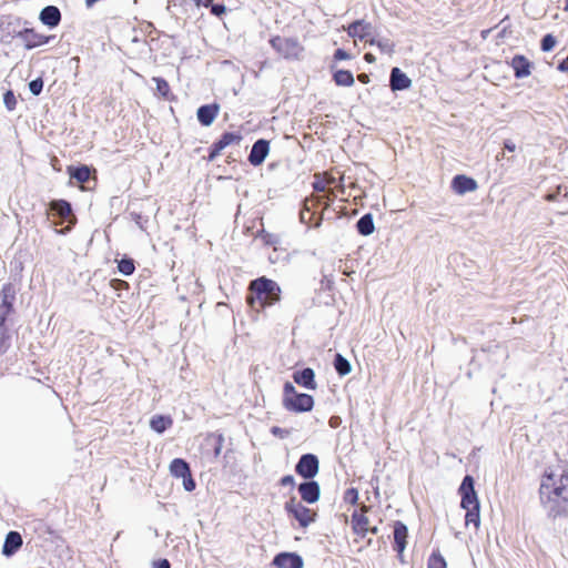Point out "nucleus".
Segmentation results:
<instances>
[{
	"label": "nucleus",
	"mask_w": 568,
	"mask_h": 568,
	"mask_svg": "<svg viewBox=\"0 0 568 568\" xmlns=\"http://www.w3.org/2000/svg\"><path fill=\"white\" fill-rule=\"evenodd\" d=\"M540 504L551 518L567 513L568 470L565 467H549L541 477L539 487Z\"/></svg>",
	"instance_id": "1"
},
{
	"label": "nucleus",
	"mask_w": 568,
	"mask_h": 568,
	"mask_svg": "<svg viewBox=\"0 0 568 568\" xmlns=\"http://www.w3.org/2000/svg\"><path fill=\"white\" fill-rule=\"evenodd\" d=\"M280 298L281 288L275 281L262 276L251 282V308L263 310Z\"/></svg>",
	"instance_id": "2"
},
{
	"label": "nucleus",
	"mask_w": 568,
	"mask_h": 568,
	"mask_svg": "<svg viewBox=\"0 0 568 568\" xmlns=\"http://www.w3.org/2000/svg\"><path fill=\"white\" fill-rule=\"evenodd\" d=\"M284 406L286 409L302 413L313 408L314 399L308 394H298L291 383L284 385Z\"/></svg>",
	"instance_id": "3"
},
{
	"label": "nucleus",
	"mask_w": 568,
	"mask_h": 568,
	"mask_svg": "<svg viewBox=\"0 0 568 568\" xmlns=\"http://www.w3.org/2000/svg\"><path fill=\"white\" fill-rule=\"evenodd\" d=\"M332 185H335L337 191L342 194L345 193V185H344V176L342 175L339 178V183L337 184V180L332 174L325 172L323 174H315L314 175V182H313V189L317 192H328L327 200L331 201L332 196L335 197V191L332 189Z\"/></svg>",
	"instance_id": "4"
},
{
	"label": "nucleus",
	"mask_w": 568,
	"mask_h": 568,
	"mask_svg": "<svg viewBox=\"0 0 568 568\" xmlns=\"http://www.w3.org/2000/svg\"><path fill=\"white\" fill-rule=\"evenodd\" d=\"M271 44L285 59H298L304 50L297 40L291 38L275 37Z\"/></svg>",
	"instance_id": "5"
},
{
	"label": "nucleus",
	"mask_w": 568,
	"mask_h": 568,
	"mask_svg": "<svg viewBox=\"0 0 568 568\" xmlns=\"http://www.w3.org/2000/svg\"><path fill=\"white\" fill-rule=\"evenodd\" d=\"M170 473L175 478L183 479V487L186 491L195 489V481L192 477V473L189 464L182 458H174L170 463Z\"/></svg>",
	"instance_id": "6"
},
{
	"label": "nucleus",
	"mask_w": 568,
	"mask_h": 568,
	"mask_svg": "<svg viewBox=\"0 0 568 568\" xmlns=\"http://www.w3.org/2000/svg\"><path fill=\"white\" fill-rule=\"evenodd\" d=\"M285 509L291 514L302 527H307L314 521L316 514L310 508L302 505L296 498H291L285 504Z\"/></svg>",
	"instance_id": "7"
},
{
	"label": "nucleus",
	"mask_w": 568,
	"mask_h": 568,
	"mask_svg": "<svg viewBox=\"0 0 568 568\" xmlns=\"http://www.w3.org/2000/svg\"><path fill=\"white\" fill-rule=\"evenodd\" d=\"M459 494L462 496V508L465 510L479 508V500L474 488V479L471 476L467 475L464 477L459 487Z\"/></svg>",
	"instance_id": "8"
},
{
	"label": "nucleus",
	"mask_w": 568,
	"mask_h": 568,
	"mask_svg": "<svg viewBox=\"0 0 568 568\" xmlns=\"http://www.w3.org/2000/svg\"><path fill=\"white\" fill-rule=\"evenodd\" d=\"M17 37L23 42L26 49L31 50L33 48L47 44L53 36H44L37 32L33 28H26L18 32Z\"/></svg>",
	"instance_id": "9"
},
{
	"label": "nucleus",
	"mask_w": 568,
	"mask_h": 568,
	"mask_svg": "<svg viewBox=\"0 0 568 568\" xmlns=\"http://www.w3.org/2000/svg\"><path fill=\"white\" fill-rule=\"evenodd\" d=\"M295 470L304 478H313L318 473V459L315 455L306 454L298 460Z\"/></svg>",
	"instance_id": "10"
},
{
	"label": "nucleus",
	"mask_w": 568,
	"mask_h": 568,
	"mask_svg": "<svg viewBox=\"0 0 568 568\" xmlns=\"http://www.w3.org/2000/svg\"><path fill=\"white\" fill-rule=\"evenodd\" d=\"M240 141H241L240 135L232 133V132L224 133L220 140H217L216 142H214L212 144L207 160L213 161L224 148H226L227 145H230L232 143H239Z\"/></svg>",
	"instance_id": "11"
},
{
	"label": "nucleus",
	"mask_w": 568,
	"mask_h": 568,
	"mask_svg": "<svg viewBox=\"0 0 568 568\" xmlns=\"http://www.w3.org/2000/svg\"><path fill=\"white\" fill-rule=\"evenodd\" d=\"M372 24L369 22H365L364 20H357L351 23L346 31L349 37L357 38L359 40L368 41V38L372 36Z\"/></svg>",
	"instance_id": "12"
},
{
	"label": "nucleus",
	"mask_w": 568,
	"mask_h": 568,
	"mask_svg": "<svg viewBox=\"0 0 568 568\" xmlns=\"http://www.w3.org/2000/svg\"><path fill=\"white\" fill-rule=\"evenodd\" d=\"M50 210L54 212L62 220L69 221L74 224L77 219L72 213L71 204L65 200H53L49 204Z\"/></svg>",
	"instance_id": "13"
},
{
	"label": "nucleus",
	"mask_w": 568,
	"mask_h": 568,
	"mask_svg": "<svg viewBox=\"0 0 568 568\" xmlns=\"http://www.w3.org/2000/svg\"><path fill=\"white\" fill-rule=\"evenodd\" d=\"M223 443L224 437L222 434L211 433L204 439L203 449L205 453L212 454L214 458H217L222 452Z\"/></svg>",
	"instance_id": "14"
},
{
	"label": "nucleus",
	"mask_w": 568,
	"mask_h": 568,
	"mask_svg": "<svg viewBox=\"0 0 568 568\" xmlns=\"http://www.w3.org/2000/svg\"><path fill=\"white\" fill-rule=\"evenodd\" d=\"M270 153V141L260 139L251 148V164L260 165Z\"/></svg>",
	"instance_id": "15"
},
{
	"label": "nucleus",
	"mask_w": 568,
	"mask_h": 568,
	"mask_svg": "<svg viewBox=\"0 0 568 568\" xmlns=\"http://www.w3.org/2000/svg\"><path fill=\"white\" fill-rule=\"evenodd\" d=\"M22 544L23 540L20 532L9 531L4 539L2 554L7 557H11L22 547Z\"/></svg>",
	"instance_id": "16"
},
{
	"label": "nucleus",
	"mask_w": 568,
	"mask_h": 568,
	"mask_svg": "<svg viewBox=\"0 0 568 568\" xmlns=\"http://www.w3.org/2000/svg\"><path fill=\"white\" fill-rule=\"evenodd\" d=\"M219 111L220 106L216 103L202 105L197 109L196 112L197 120L202 125L209 126L217 116Z\"/></svg>",
	"instance_id": "17"
},
{
	"label": "nucleus",
	"mask_w": 568,
	"mask_h": 568,
	"mask_svg": "<svg viewBox=\"0 0 568 568\" xmlns=\"http://www.w3.org/2000/svg\"><path fill=\"white\" fill-rule=\"evenodd\" d=\"M452 189L457 194H465L475 191L477 183L474 179L466 175H456L452 181Z\"/></svg>",
	"instance_id": "18"
},
{
	"label": "nucleus",
	"mask_w": 568,
	"mask_h": 568,
	"mask_svg": "<svg viewBox=\"0 0 568 568\" xmlns=\"http://www.w3.org/2000/svg\"><path fill=\"white\" fill-rule=\"evenodd\" d=\"M39 19L49 28H54L61 22V12L55 6H47L41 10Z\"/></svg>",
	"instance_id": "19"
},
{
	"label": "nucleus",
	"mask_w": 568,
	"mask_h": 568,
	"mask_svg": "<svg viewBox=\"0 0 568 568\" xmlns=\"http://www.w3.org/2000/svg\"><path fill=\"white\" fill-rule=\"evenodd\" d=\"M389 83L393 91H402L410 88L412 80L399 68H393Z\"/></svg>",
	"instance_id": "20"
},
{
	"label": "nucleus",
	"mask_w": 568,
	"mask_h": 568,
	"mask_svg": "<svg viewBox=\"0 0 568 568\" xmlns=\"http://www.w3.org/2000/svg\"><path fill=\"white\" fill-rule=\"evenodd\" d=\"M298 493L304 501L313 504L320 498V486L316 481H306L298 486Z\"/></svg>",
	"instance_id": "21"
},
{
	"label": "nucleus",
	"mask_w": 568,
	"mask_h": 568,
	"mask_svg": "<svg viewBox=\"0 0 568 568\" xmlns=\"http://www.w3.org/2000/svg\"><path fill=\"white\" fill-rule=\"evenodd\" d=\"M510 67L517 79H523L530 74L531 64L528 59L521 54H517L511 59Z\"/></svg>",
	"instance_id": "22"
},
{
	"label": "nucleus",
	"mask_w": 568,
	"mask_h": 568,
	"mask_svg": "<svg viewBox=\"0 0 568 568\" xmlns=\"http://www.w3.org/2000/svg\"><path fill=\"white\" fill-rule=\"evenodd\" d=\"M274 564L278 568H302L303 560L296 554L284 552L280 554L274 558Z\"/></svg>",
	"instance_id": "23"
},
{
	"label": "nucleus",
	"mask_w": 568,
	"mask_h": 568,
	"mask_svg": "<svg viewBox=\"0 0 568 568\" xmlns=\"http://www.w3.org/2000/svg\"><path fill=\"white\" fill-rule=\"evenodd\" d=\"M294 382L307 389H315V373L312 368H304L303 371L293 374Z\"/></svg>",
	"instance_id": "24"
},
{
	"label": "nucleus",
	"mask_w": 568,
	"mask_h": 568,
	"mask_svg": "<svg viewBox=\"0 0 568 568\" xmlns=\"http://www.w3.org/2000/svg\"><path fill=\"white\" fill-rule=\"evenodd\" d=\"M407 536V527L402 521H396L394 525V541L395 550H397L398 554L405 550Z\"/></svg>",
	"instance_id": "25"
},
{
	"label": "nucleus",
	"mask_w": 568,
	"mask_h": 568,
	"mask_svg": "<svg viewBox=\"0 0 568 568\" xmlns=\"http://www.w3.org/2000/svg\"><path fill=\"white\" fill-rule=\"evenodd\" d=\"M0 298L1 303L0 306L7 307V308H14V301H16V288L13 284L7 283L2 286L0 291Z\"/></svg>",
	"instance_id": "26"
},
{
	"label": "nucleus",
	"mask_w": 568,
	"mask_h": 568,
	"mask_svg": "<svg viewBox=\"0 0 568 568\" xmlns=\"http://www.w3.org/2000/svg\"><path fill=\"white\" fill-rule=\"evenodd\" d=\"M173 425V419L170 416L165 415H154L150 419V427L159 433H164L168 428H170Z\"/></svg>",
	"instance_id": "27"
},
{
	"label": "nucleus",
	"mask_w": 568,
	"mask_h": 568,
	"mask_svg": "<svg viewBox=\"0 0 568 568\" xmlns=\"http://www.w3.org/2000/svg\"><path fill=\"white\" fill-rule=\"evenodd\" d=\"M155 82L156 85V94L168 101L174 100V95L171 92V88L169 82L161 78V77H154L152 79Z\"/></svg>",
	"instance_id": "28"
},
{
	"label": "nucleus",
	"mask_w": 568,
	"mask_h": 568,
	"mask_svg": "<svg viewBox=\"0 0 568 568\" xmlns=\"http://www.w3.org/2000/svg\"><path fill=\"white\" fill-rule=\"evenodd\" d=\"M68 172L70 176L75 179L79 183L88 182L91 175V170L87 165H81L78 168L69 166Z\"/></svg>",
	"instance_id": "29"
},
{
	"label": "nucleus",
	"mask_w": 568,
	"mask_h": 568,
	"mask_svg": "<svg viewBox=\"0 0 568 568\" xmlns=\"http://www.w3.org/2000/svg\"><path fill=\"white\" fill-rule=\"evenodd\" d=\"M352 518H353L354 530L356 532L365 534L368 530H371V528L368 526V519L364 514L355 513ZM372 531L375 534L377 531V529L373 528Z\"/></svg>",
	"instance_id": "30"
},
{
	"label": "nucleus",
	"mask_w": 568,
	"mask_h": 568,
	"mask_svg": "<svg viewBox=\"0 0 568 568\" xmlns=\"http://www.w3.org/2000/svg\"><path fill=\"white\" fill-rule=\"evenodd\" d=\"M333 78L335 83L341 87H352L354 84V75L348 70H338Z\"/></svg>",
	"instance_id": "31"
},
{
	"label": "nucleus",
	"mask_w": 568,
	"mask_h": 568,
	"mask_svg": "<svg viewBox=\"0 0 568 568\" xmlns=\"http://www.w3.org/2000/svg\"><path fill=\"white\" fill-rule=\"evenodd\" d=\"M357 230L362 235H371L374 232V222L371 214H365L358 220Z\"/></svg>",
	"instance_id": "32"
},
{
	"label": "nucleus",
	"mask_w": 568,
	"mask_h": 568,
	"mask_svg": "<svg viewBox=\"0 0 568 568\" xmlns=\"http://www.w3.org/2000/svg\"><path fill=\"white\" fill-rule=\"evenodd\" d=\"M369 44L376 45L381 52L390 55L394 52L395 44L389 39H369Z\"/></svg>",
	"instance_id": "33"
},
{
	"label": "nucleus",
	"mask_w": 568,
	"mask_h": 568,
	"mask_svg": "<svg viewBox=\"0 0 568 568\" xmlns=\"http://www.w3.org/2000/svg\"><path fill=\"white\" fill-rule=\"evenodd\" d=\"M334 367L341 376H345L352 371L349 362L341 354L335 355Z\"/></svg>",
	"instance_id": "34"
},
{
	"label": "nucleus",
	"mask_w": 568,
	"mask_h": 568,
	"mask_svg": "<svg viewBox=\"0 0 568 568\" xmlns=\"http://www.w3.org/2000/svg\"><path fill=\"white\" fill-rule=\"evenodd\" d=\"M11 335L8 325L0 326V355H3L10 348Z\"/></svg>",
	"instance_id": "35"
},
{
	"label": "nucleus",
	"mask_w": 568,
	"mask_h": 568,
	"mask_svg": "<svg viewBox=\"0 0 568 568\" xmlns=\"http://www.w3.org/2000/svg\"><path fill=\"white\" fill-rule=\"evenodd\" d=\"M118 270L125 276L132 275L135 271L134 261L132 258L120 260L118 262Z\"/></svg>",
	"instance_id": "36"
},
{
	"label": "nucleus",
	"mask_w": 568,
	"mask_h": 568,
	"mask_svg": "<svg viewBox=\"0 0 568 568\" xmlns=\"http://www.w3.org/2000/svg\"><path fill=\"white\" fill-rule=\"evenodd\" d=\"M465 524H466V526H469L470 524H473L476 529L479 527V525H480L479 508L466 509Z\"/></svg>",
	"instance_id": "37"
},
{
	"label": "nucleus",
	"mask_w": 568,
	"mask_h": 568,
	"mask_svg": "<svg viewBox=\"0 0 568 568\" xmlns=\"http://www.w3.org/2000/svg\"><path fill=\"white\" fill-rule=\"evenodd\" d=\"M428 568H446V561L440 554H432L428 559Z\"/></svg>",
	"instance_id": "38"
},
{
	"label": "nucleus",
	"mask_w": 568,
	"mask_h": 568,
	"mask_svg": "<svg viewBox=\"0 0 568 568\" xmlns=\"http://www.w3.org/2000/svg\"><path fill=\"white\" fill-rule=\"evenodd\" d=\"M255 241L262 242L264 245H275L278 243L277 236L262 232L255 236Z\"/></svg>",
	"instance_id": "39"
},
{
	"label": "nucleus",
	"mask_w": 568,
	"mask_h": 568,
	"mask_svg": "<svg viewBox=\"0 0 568 568\" xmlns=\"http://www.w3.org/2000/svg\"><path fill=\"white\" fill-rule=\"evenodd\" d=\"M3 102L9 111H13L17 108V98L11 90H8L3 94Z\"/></svg>",
	"instance_id": "40"
},
{
	"label": "nucleus",
	"mask_w": 568,
	"mask_h": 568,
	"mask_svg": "<svg viewBox=\"0 0 568 568\" xmlns=\"http://www.w3.org/2000/svg\"><path fill=\"white\" fill-rule=\"evenodd\" d=\"M556 43V38L552 34H546L541 40V50L546 52L551 51Z\"/></svg>",
	"instance_id": "41"
},
{
	"label": "nucleus",
	"mask_w": 568,
	"mask_h": 568,
	"mask_svg": "<svg viewBox=\"0 0 568 568\" xmlns=\"http://www.w3.org/2000/svg\"><path fill=\"white\" fill-rule=\"evenodd\" d=\"M42 88H43V81L40 78L32 80L29 83V89L32 92V94H34V95H39L42 91Z\"/></svg>",
	"instance_id": "42"
},
{
	"label": "nucleus",
	"mask_w": 568,
	"mask_h": 568,
	"mask_svg": "<svg viewBox=\"0 0 568 568\" xmlns=\"http://www.w3.org/2000/svg\"><path fill=\"white\" fill-rule=\"evenodd\" d=\"M14 313V308L0 306V326L7 325L8 317Z\"/></svg>",
	"instance_id": "43"
},
{
	"label": "nucleus",
	"mask_w": 568,
	"mask_h": 568,
	"mask_svg": "<svg viewBox=\"0 0 568 568\" xmlns=\"http://www.w3.org/2000/svg\"><path fill=\"white\" fill-rule=\"evenodd\" d=\"M344 498L351 504H356L358 499V491L355 488L347 489Z\"/></svg>",
	"instance_id": "44"
},
{
	"label": "nucleus",
	"mask_w": 568,
	"mask_h": 568,
	"mask_svg": "<svg viewBox=\"0 0 568 568\" xmlns=\"http://www.w3.org/2000/svg\"><path fill=\"white\" fill-rule=\"evenodd\" d=\"M110 285L112 288H114L116 291L129 288V283L123 280H119V278L111 280Z\"/></svg>",
	"instance_id": "45"
},
{
	"label": "nucleus",
	"mask_w": 568,
	"mask_h": 568,
	"mask_svg": "<svg viewBox=\"0 0 568 568\" xmlns=\"http://www.w3.org/2000/svg\"><path fill=\"white\" fill-rule=\"evenodd\" d=\"M211 12L215 16H221L225 12V7L223 4L216 3L211 4Z\"/></svg>",
	"instance_id": "46"
},
{
	"label": "nucleus",
	"mask_w": 568,
	"mask_h": 568,
	"mask_svg": "<svg viewBox=\"0 0 568 568\" xmlns=\"http://www.w3.org/2000/svg\"><path fill=\"white\" fill-rule=\"evenodd\" d=\"M335 60H347L351 55L343 49H337L334 53Z\"/></svg>",
	"instance_id": "47"
},
{
	"label": "nucleus",
	"mask_w": 568,
	"mask_h": 568,
	"mask_svg": "<svg viewBox=\"0 0 568 568\" xmlns=\"http://www.w3.org/2000/svg\"><path fill=\"white\" fill-rule=\"evenodd\" d=\"M153 568H171L168 559H159L153 562Z\"/></svg>",
	"instance_id": "48"
},
{
	"label": "nucleus",
	"mask_w": 568,
	"mask_h": 568,
	"mask_svg": "<svg viewBox=\"0 0 568 568\" xmlns=\"http://www.w3.org/2000/svg\"><path fill=\"white\" fill-rule=\"evenodd\" d=\"M283 486H294L295 479L292 475H286L281 479Z\"/></svg>",
	"instance_id": "49"
},
{
	"label": "nucleus",
	"mask_w": 568,
	"mask_h": 568,
	"mask_svg": "<svg viewBox=\"0 0 568 568\" xmlns=\"http://www.w3.org/2000/svg\"><path fill=\"white\" fill-rule=\"evenodd\" d=\"M504 149L509 152H514L516 150V144L511 140H506L504 142Z\"/></svg>",
	"instance_id": "50"
},
{
	"label": "nucleus",
	"mask_w": 568,
	"mask_h": 568,
	"mask_svg": "<svg viewBox=\"0 0 568 568\" xmlns=\"http://www.w3.org/2000/svg\"><path fill=\"white\" fill-rule=\"evenodd\" d=\"M197 7H211L213 0H193Z\"/></svg>",
	"instance_id": "51"
},
{
	"label": "nucleus",
	"mask_w": 568,
	"mask_h": 568,
	"mask_svg": "<svg viewBox=\"0 0 568 568\" xmlns=\"http://www.w3.org/2000/svg\"><path fill=\"white\" fill-rule=\"evenodd\" d=\"M560 191H561V187H560V186H558V191H557V193H551V194L546 195V200H547L548 202H554V201H556V200H557L558 194L560 193Z\"/></svg>",
	"instance_id": "52"
},
{
	"label": "nucleus",
	"mask_w": 568,
	"mask_h": 568,
	"mask_svg": "<svg viewBox=\"0 0 568 568\" xmlns=\"http://www.w3.org/2000/svg\"><path fill=\"white\" fill-rule=\"evenodd\" d=\"M558 69L562 72H568V57L558 65Z\"/></svg>",
	"instance_id": "53"
},
{
	"label": "nucleus",
	"mask_w": 568,
	"mask_h": 568,
	"mask_svg": "<svg viewBox=\"0 0 568 568\" xmlns=\"http://www.w3.org/2000/svg\"><path fill=\"white\" fill-rule=\"evenodd\" d=\"M358 80L363 83H367L369 81V78L367 74L363 73L358 75Z\"/></svg>",
	"instance_id": "54"
},
{
	"label": "nucleus",
	"mask_w": 568,
	"mask_h": 568,
	"mask_svg": "<svg viewBox=\"0 0 568 568\" xmlns=\"http://www.w3.org/2000/svg\"><path fill=\"white\" fill-rule=\"evenodd\" d=\"M364 58H365V60L367 62H374L375 61V57L372 53H366Z\"/></svg>",
	"instance_id": "55"
},
{
	"label": "nucleus",
	"mask_w": 568,
	"mask_h": 568,
	"mask_svg": "<svg viewBox=\"0 0 568 568\" xmlns=\"http://www.w3.org/2000/svg\"><path fill=\"white\" fill-rule=\"evenodd\" d=\"M99 0H85V6L88 8H91L95 2H98Z\"/></svg>",
	"instance_id": "56"
},
{
	"label": "nucleus",
	"mask_w": 568,
	"mask_h": 568,
	"mask_svg": "<svg viewBox=\"0 0 568 568\" xmlns=\"http://www.w3.org/2000/svg\"><path fill=\"white\" fill-rule=\"evenodd\" d=\"M489 32H490V29L483 30V31H481V38H483V39H486V38L488 37Z\"/></svg>",
	"instance_id": "57"
},
{
	"label": "nucleus",
	"mask_w": 568,
	"mask_h": 568,
	"mask_svg": "<svg viewBox=\"0 0 568 568\" xmlns=\"http://www.w3.org/2000/svg\"><path fill=\"white\" fill-rule=\"evenodd\" d=\"M272 433H273V434H275V435H277V434H281V433H282V429H281V428H278V427H273V428H272Z\"/></svg>",
	"instance_id": "58"
},
{
	"label": "nucleus",
	"mask_w": 568,
	"mask_h": 568,
	"mask_svg": "<svg viewBox=\"0 0 568 568\" xmlns=\"http://www.w3.org/2000/svg\"><path fill=\"white\" fill-rule=\"evenodd\" d=\"M305 217H307V214H305L304 212L301 213V220L304 222L305 221Z\"/></svg>",
	"instance_id": "59"
},
{
	"label": "nucleus",
	"mask_w": 568,
	"mask_h": 568,
	"mask_svg": "<svg viewBox=\"0 0 568 568\" xmlns=\"http://www.w3.org/2000/svg\"><path fill=\"white\" fill-rule=\"evenodd\" d=\"M305 217H307V214H305L304 212L301 213V220L304 222L305 221Z\"/></svg>",
	"instance_id": "60"
},
{
	"label": "nucleus",
	"mask_w": 568,
	"mask_h": 568,
	"mask_svg": "<svg viewBox=\"0 0 568 568\" xmlns=\"http://www.w3.org/2000/svg\"><path fill=\"white\" fill-rule=\"evenodd\" d=\"M304 207H305V210H306L307 212H310V207H308L307 201H305V203H304Z\"/></svg>",
	"instance_id": "61"
},
{
	"label": "nucleus",
	"mask_w": 568,
	"mask_h": 568,
	"mask_svg": "<svg viewBox=\"0 0 568 568\" xmlns=\"http://www.w3.org/2000/svg\"><path fill=\"white\" fill-rule=\"evenodd\" d=\"M565 11H568V0H566V3H565V8H564Z\"/></svg>",
	"instance_id": "62"
}]
</instances>
